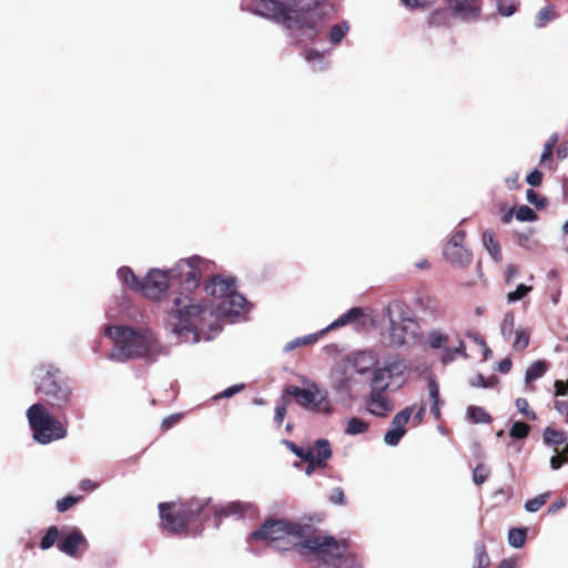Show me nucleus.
<instances>
[{
  "label": "nucleus",
  "instance_id": "f257e3e1",
  "mask_svg": "<svg viewBox=\"0 0 568 568\" xmlns=\"http://www.w3.org/2000/svg\"><path fill=\"white\" fill-rule=\"evenodd\" d=\"M205 292L216 300L215 305L183 293L170 294L163 301V308L169 315L166 328L181 342L211 341L222 329L220 318L235 322L247 311V302L236 292L233 278L214 276L205 285Z\"/></svg>",
  "mask_w": 568,
  "mask_h": 568
},
{
  "label": "nucleus",
  "instance_id": "f03ea898",
  "mask_svg": "<svg viewBox=\"0 0 568 568\" xmlns=\"http://www.w3.org/2000/svg\"><path fill=\"white\" fill-rule=\"evenodd\" d=\"M312 527L306 524L273 519L247 537L248 545L253 541H263L267 548L277 551H287L296 547L310 550L322 556H339L345 550V541H338L329 536L311 537Z\"/></svg>",
  "mask_w": 568,
  "mask_h": 568
},
{
  "label": "nucleus",
  "instance_id": "7ed1b4c3",
  "mask_svg": "<svg viewBox=\"0 0 568 568\" xmlns=\"http://www.w3.org/2000/svg\"><path fill=\"white\" fill-rule=\"evenodd\" d=\"M251 11L282 22L290 37L302 43L315 41L321 34L325 6L318 0H257Z\"/></svg>",
  "mask_w": 568,
  "mask_h": 568
},
{
  "label": "nucleus",
  "instance_id": "20e7f679",
  "mask_svg": "<svg viewBox=\"0 0 568 568\" xmlns=\"http://www.w3.org/2000/svg\"><path fill=\"white\" fill-rule=\"evenodd\" d=\"M104 335L112 341L108 358L125 363L131 359H144L153 363L165 353L155 334L149 328L129 325H104Z\"/></svg>",
  "mask_w": 568,
  "mask_h": 568
},
{
  "label": "nucleus",
  "instance_id": "39448f33",
  "mask_svg": "<svg viewBox=\"0 0 568 568\" xmlns=\"http://www.w3.org/2000/svg\"><path fill=\"white\" fill-rule=\"evenodd\" d=\"M386 315L389 322L387 339L390 347H403L418 337V323L405 303L390 302L386 307Z\"/></svg>",
  "mask_w": 568,
  "mask_h": 568
},
{
  "label": "nucleus",
  "instance_id": "423d86ee",
  "mask_svg": "<svg viewBox=\"0 0 568 568\" xmlns=\"http://www.w3.org/2000/svg\"><path fill=\"white\" fill-rule=\"evenodd\" d=\"M204 507L205 503L195 498L179 507L175 504L161 503L159 504L161 526L171 535L185 534L186 527L200 518Z\"/></svg>",
  "mask_w": 568,
  "mask_h": 568
},
{
  "label": "nucleus",
  "instance_id": "0eeeda50",
  "mask_svg": "<svg viewBox=\"0 0 568 568\" xmlns=\"http://www.w3.org/2000/svg\"><path fill=\"white\" fill-rule=\"evenodd\" d=\"M59 371L52 366H40L34 371L36 389L45 396L47 403L55 409L65 408L72 398L69 386L58 378Z\"/></svg>",
  "mask_w": 568,
  "mask_h": 568
},
{
  "label": "nucleus",
  "instance_id": "6e6552de",
  "mask_svg": "<svg viewBox=\"0 0 568 568\" xmlns=\"http://www.w3.org/2000/svg\"><path fill=\"white\" fill-rule=\"evenodd\" d=\"M27 417L33 438L39 444L45 445L67 436V428L40 403L31 405L27 410Z\"/></svg>",
  "mask_w": 568,
  "mask_h": 568
},
{
  "label": "nucleus",
  "instance_id": "1a4fd4ad",
  "mask_svg": "<svg viewBox=\"0 0 568 568\" xmlns=\"http://www.w3.org/2000/svg\"><path fill=\"white\" fill-rule=\"evenodd\" d=\"M305 385V387L288 386L285 388V394L293 396L297 405L306 410L324 416L332 415L334 408L328 398L327 390L321 388L314 382H306Z\"/></svg>",
  "mask_w": 568,
  "mask_h": 568
},
{
  "label": "nucleus",
  "instance_id": "9d476101",
  "mask_svg": "<svg viewBox=\"0 0 568 568\" xmlns=\"http://www.w3.org/2000/svg\"><path fill=\"white\" fill-rule=\"evenodd\" d=\"M443 2L447 8L432 12L429 24L448 26L455 14L467 21L476 20L480 16L481 6L479 0H443Z\"/></svg>",
  "mask_w": 568,
  "mask_h": 568
},
{
  "label": "nucleus",
  "instance_id": "9b49d317",
  "mask_svg": "<svg viewBox=\"0 0 568 568\" xmlns=\"http://www.w3.org/2000/svg\"><path fill=\"white\" fill-rule=\"evenodd\" d=\"M201 263L202 260L200 256H192L189 260L179 261L169 272L171 286L179 284L186 292H192L197 288L201 277Z\"/></svg>",
  "mask_w": 568,
  "mask_h": 568
},
{
  "label": "nucleus",
  "instance_id": "f8f14e48",
  "mask_svg": "<svg viewBox=\"0 0 568 568\" xmlns=\"http://www.w3.org/2000/svg\"><path fill=\"white\" fill-rule=\"evenodd\" d=\"M465 236L464 230H456L444 246L445 258L455 266L465 267L471 262V252L464 246Z\"/></svg>",
  "mask_w": 568,
  "mask_h": 568
},
{
  "label": "nucleus",
  "instance_id": "ddd939ff",
  "mask_svg": "<svg viewBox=\"0 0 568 568\" xmlns=\"http://www.w3.org/2000/svg\"><path fill=\"white\" fill-rule=\"evenodd\" d=\"M361 316H363V311L359 307H353L348 310L346 313L341 315L336 321L332 322L325 329H323L320 335L324 334L325 332H328L331 329L344 326L351 322H355ZM318 334H310L302 337H296L293 341L288 342L283 351L284 352H291L300 346L307 345L311 343H314L317 341Z\"/></svg>",
  "mask_w": 568,
  "mask_h": 568
},
{
  "label": "nucleus",
  "instance_id": "4468645a",
  "mask_svg": "<svg viewBox=\"0 0 568 568\" xmlns=\"http://www.w3.org/2000/svg\"><path fill=\"white\" fill-rule=\"evenodd\" d=\"M169 286H171L169 273L154 268L143 281H140L136 292H141L148 298L156 300Z\"/></svg>",
  "mask_w": 568,
  "mask_h": 568
},
{
  "label": "nucleus",
  "instance_id": "2eb2a0df",
  "mask_svg": "<svg viewBox=\"0 0 568 568\" xmlns=\"http://www.w3.org/2000/svg\"><path fill=\"white\" fill-rule=\"evenodd\" d=\"M400 372L402 363L398 361H386L383 366L376 365L371 372V389L387 390L393 377L398 375Z\"/></svg>",
  "mask_w": 568,
  "mask_h": 568
},
{
  "label": "nucleus",
  "instance_id": "dca6fc26",
  "mask_svg": "<svg viewBox=\"0 0 568 568\" xmlns=\"http://www.w3.org/2000/svg\"><path fill=\"white\" fill-rule=\"evenodd\" d=\"M348 369L349 367L344 359L334 365L329 372V384L333 392L337 395L351 398L353 386Z\"/></svg>",
  "mask_w": 568,
  "mask_h": 568
},
{
  "label": "nucleus",
  "instance_id": "f3484780",
  "mask_svg": "<svg viewBox=\"0 0 568 568\" xmlns=\"http://www.w3.org/2000/svg\"><path fill=\"white\" fill-rule=\"evenodd\" d=\"M414 410L415 406H408L394 416L392 427L384 435L386 445L397 446L399 444L400 439L406 434L405 426L409 422Z\"/></svg>",
  "mask_w": 568,
  "mask_h": 568
},
{
  "label": "nucleus",
  "instance_id": "a211bd4d",
  "mask_svg": "<svg viewBox=\"0 0 568 568\" xmlns=\"http://www.w3.org/2000/svg\"><path fill=\"white\" fill-rule=\"evenodd\" d=\"M344 362L354 373L365 375L378 365V355L373 351H357L344 357Z\"/></svg>",
  "mask_w": 568,
  "mask_h": 568
},
{
  "label": "nucleus",
  "instance_id": "6ab92c4d",
  "mask_svg": "<svg viewBox=\"0 0 568 568\" xmlns=\"http://www.w3.org/2000/svg\"><path fill=\"white\" fill-rule=\"evenodd\" d=\"M366 408L369 414L383 418L393 412L394 404L393 400L388 397L387 390L371 389L366 400Z\"/></svg>",
  "mask_w": 568,
  "mask_h": 568
},
{
  "label": "nucleus",
  "instance_id": "aec40b11",
  "mask_svg": "<svg viewBox=\"0 0 568 568\" xmlns=\"http://www.w3.org/2000/svg\"><path fill=\"white\" fill-rule=\"evenodd\" d=\"M256 514V507L252 504H244L241 501H232L229 503L225 507H222L215 510L214 519H215V528H219L220 520L222 517L235 516V517H244L245 515L254 516Z\"/></svg>",
  "mask_w": 568,
  "mask_h": 568
},
{
  "label": "nucleus",
  "instance_id": "412c9836",
  "mask_svg": "<svg viewBox=\"0 0 568 568\" xmlns=\"http://www.w3.org/2000/svg\"><path fill=\"white\" fill-rule=\"evenodd\" d=\"M85 542H87L85 538L81 534V531L78 529H74L70 534L62 537L58 541L57 547L61 552H63L70 557H78L79 548L82 545H85Z\"/></svg>",
  "mask_w": 568,
  "mask_h": 568
},
{
  "label": "nucleus",
  "instance_id": "4be33fe9",
  "mask_svg": "<svg viewBox=\"0 0 568 568\" xmlns=\"http://www.w3.org/2000/svg\"><path fill=\"white\" fill-rule=\"evenodd\" d=\"M313 453V458L316 460L318 468L324 469L327 466V462L333 455L332 446L328 439L320 438L314 442L312 446H308Z\"/></svg>",
  "mask_w": 568,
  "mask_h": 568
},
{
  "label": "nucleus",
  "instance_id": "5701e85b",
  "mask_svg": "<svg viewBox=\"0 0 568 568\" xmlns=\"http://www.w3.org/2000/svg\"><path fill=\"white\" fill-rule=\"evenodd\" d=\"M547 368L545 361H536L527 368L525 373V385L528 390H534L532 382L541 378L546 374Z\"/></svg>",
  "mask_w": 568,
  "mask_h": 568
},
{
  "label": "nucleus",
  "instance_id": "b1692460",
  "mask_svg": "<svg viewBox=\"0 0 568 568\" xmlns=\"http://www.w3.org/2000/svg\"><path fill=\"white\" fill-rule=\"evenodd\" d=\"M428 392L430 399V413L433 414L436 420H439L442 417L440 406L443 404L439 396V386L435 378H429L428 381Z\"/></svg>",
  "mask_w": 568,
  "mask_h": 568
},
{
  "label": "nucleus",
  "instance_id": "393cba45",
  "mask_svg": "<svg viewBox=\"0 0 568 568\" xmlns=\"http://www.w3.org/2000/svg\"><path fill=\"white\" fill-rule=\"evenodd\" d=\"M483 243L485 248L488 251L489 255L494 261H501V250L498 241L495 237V234L490 231H485L483 234Z\"/></svg>",
  "mask_w": 568,
  "mask_h": 568
},
{
  "label": "nucleus",
  "instance_id": "a878e982",
  "mask_svg": "<svg viewBox=\"0 0 568 568\" xmlns=\"http://www.w3.org/2000/svg\"><path fill=\"white\" fill-rule=\"evenodd\" d=\"M345 549H347V545L345 544ZM344 550L339 556L326 555L322 556L320 554H315L321 562L314 568H342V566L348 561V558H344Z\"/></svg>",
  "mask_w": 568,
  "mask_h": 568
},
{
  "label": "nucleus",
  "instance_id": "bb28decb",
  "mask_svg": "<svg viewBox=\"0 0 568 568\" xmlns=\"http://www.w3.org/2000/svg\"><path fill=\"white\" fill-rule=\"evenodd\" d=\"M542 440L547 446H559L567 440V435L562 430L548 426L542 432Z\"/></svg>",
  "mask_w": 568,
  "mask_h": 568
},
{
  "label": "nucleus",
  "instance_id": "cd10ccee",
  "mask_svg": "<svg viewBox=\"0 0 568 568\" xmlns=\"http://www.w3.org/2000/svg\"><path fill=\"white\" fill-rule=\"evenodd\" d=\"M448 339V334L442 332L440 329H432L427 335V343L433 349H444Z\"/></svg>",
  "mask_w": 568,
  "mask_h": 568
},
{
  "label": "nucleus",
  "instance_id": "c85d7f7f",
  "mask_svg": "<svg viewBox=\"0 0 568 568\" xmlns=\"http://www.w3.org/2000/svg\"><path fill=\"white\" fill-rule=\"evenodd\" d=\"M519 0H496L497 12L503 17H511L519 9Z\"/></svg>",
  "mask_w": 568,
  "mask_h": 568
},
{
  "label": "nucleus",
  "instance_id": "c756f323",
  "mask_svg": "<svg viewBox=\"0 0 568 568\" xmlns=\"http://www.w3.org/2000/svg\"><path fill=\"white\" fill-rule=\"evenodd\" d=\"M348 31L349 24L347 21L334 24L329 31V42L333 45L339 44Z\"/></svg>",
  "mask_w": 568,
  "mask_h": 568
},
{
  "label": "nucleus",
  "instance_id": "7c9ffc66",
  "mask_svg": "<svg viewBox=\"0 0 568 568\" xmlns=\"http://www.w3.org/2000/svg\"><path fill=\"white\" fill-rule=\"evenodd\" d=\"M467 415L474 424H488L491 420L490 415L479 406H469L467 408Z\"/></svg>",
  "mask_w": 568,
  "mask_h": 568
},
{
  "label": "nucleus",
  "instance_id": "2f4dec72",
  "mask_svg": "<svg viewBox=\"0 0 568 568\" xmlns=\"http://www.w3.org/2000/svg\"><path fill=\"white\" fill-rule=\"evenodd\" d=\"M119 280L130 286L133 291H138L140 280L135 276L130 267L122 266L118 270Z\"/></svg>",
  "mask_w": 568,
  "mask_h": 568
},
{
  "label": "nucleus",
  "instance_id": "473e14b6",
  "mask_svg": "<svg viewBox=\"0 0 568 568\" xmlns=\"http://www.w3.org/2000/svg\"><path fill=\"white\" fill-rule=\"evenodd\" d=\"M368 428V423L358 417H352L351 419H348L344 432L346 435L354 436L367 432Z\"/></svg>",
  "mask_w": 568,
  "mask_h": 568
},
{
  "label": "nucleus",
  "instance_id": "72a5a7b5",
  "mask_svg": "<svg viewBox=\"0 0 568 568\" xmlns=\"http://www.w3.org/2000/svg\"><path fill=\"white\" fill-rule=\"evenodd\" d=\"M555 18H556L555 7L546 6L538 12V14L536 17L535 26L538 29L545 28L547 26V23L550 22L551 20H554Z\"/></svg>",
  "mask_w": 568,
  "mask_h": 568
},
{
  "label": "nucleus",
  "instance_id": "f704fd0d",
  "mask_svg": "<svg viewBox=\"0 0 568 568\" xmlns=\"http://www.w3.org/2000/svg\"><path fill=\"white\" fill-rule=\"evenodd\" d=\"M525 528H511L508 532V542L514 548H521L526 541Z\"/></svg>",
  "mask_w": 568,
  "mask_h": 568
},
{
  "label": "nucleus",
  "instance_id": "c9c22d12",
  "mask_svg": "<svg viewBox=\"0 0 568 568\" xmlns=\"http://www.w3.org/2000/svg\"><path fill=\"white\" fill-rule=\"evenodd\" d=\"M490 564L489 556L483 542L477 544L475 547V564L474 568H486Z\"/></svg>",
  "mask_w": 568,
  "mask_h": 568
},
{
  "label": "nucleus",
  "instance_id": "e433bc0d",
  "mask_svg": "<svg viewBox=\"0 0 568 568\" xmlns=\"http://www.w3.org/2000/svg\"><path fill=\"white\" fill-rule=\"evenodd\" d=\"M549 498H550L549 491L539 494L538 496H536L531 499H528L525 503V509L529 513H536L548 501Z\"/></svg>",
  "mask_w": 568,
  "mask_h": 568
},
{
  "label": "nucleus",
  "instance_id": "4c0bfd02",
  "mask_svg": "<svg viewBox=\"0 0 568 568\" xmlns=\"http://www.w3.org/2000/svg\"><path fill=\"white\" fill-rule=\"evenodd\" d=\"M58 538L59 529L55 526H50L40 541V548L43 550L51 548L55 542L58 544L60 540Z\"/></svg>",
  "mask_w": 568,
  "mask_h": 568
},
{
  "label": "nucleus",
  "instance_id": "58836bf2",
  "mask_svg": "<svg viewBox=\"0 0 568 568\" xmlns=\"http://www.w3.org/2000/svg\"><path fill=\"white\" fill-rule=\"evenodd\" d=\"M515 315L513 312H507L500 324V333L504 337L509 338L514 333Z\"/></svg>",
  "mask_w": 568,
  "mask_h": 568
},
{
  "label": "nucleus",
  "instance_id": "ea45409f",
  "mask_svg": "<svg viewBox=\"0 0 568 568\" xmlns=\"http://www.w3.org/2000/svg\"><path fill=\"white\" fill-rule=\"evenodd\" d=\"M304 58L310 63H314L313 68L315 70H323L325 68L323 62L324 53H320L314 49H308L304 52Z\"/></svg>",
  "mask_w": 568,
  "mask_h": 568
},
{
  "label": "nucleus",
  "instance_id": "a19ab883",
  "mask_svg": "<svg viewBox=\"0 0 568 568\" xmlns=\"http://www.w3.org/2000/svg\"><path fill=\"white\" fill-rule=\"evenodd\" d=\"M558 140H559L558 133H552L549 136V139L547 140V142L544 145V150H542V153L540 156L541 163L548 161L552 156L554 149H555L556 144L558 143Z\"/></svg>",
  "mask_w": 568,
  "mask_h": 568
},
{
  "label": "nucleus",
  "instance_id": "79ce46f5",
  "mask_svg": "<svg viewBox=\"0 0 568 568\" xmlns=\"http://www.w3.org/2000/svg\"><path fill=\"white\" fill-rule=\"evenodd\" d=\"M530 430V427L523 423V422H516L513 424L509 430V435L513 438L524 439L528 436Z\"/></svg>",
  "mask_w": 568,
  "mask_h": 568
},
{
  "label": "nucleus",
  "instance_id": "37998d69",
  "mask_svg": "<svg viewBox=\"0 0 568 568\" xmlns=\"http://www.w3.org/2000/svg\"><path fill=\"white\" fill-rule=\"evenodd\" d=\"M295 456L301 459H310L312 457V452L307 449V447H300L295 443L284 439L282 442Z\"/></svg>",
  "mask_w": 568,
  "mask_h": 568
},
{
  "label": "nucleus",
  "instance_id": "c03bdc74",
  "mask_svg": "<svg viewBox=\"0 0 568 568\" xmlns=\"http://www.w3.org/2000/svg\"><path fill=\"white\" fill-rule=\"evenodd\" d=\"M532 290L531 286L519 284L517 288L514 292H510L507 294V302L515 303L517 301L523 300L528 293H530Z\"/></svg>",
  "mask_w": 568,
  "mask_h": 568
},
{
  "label": "nucleus",
  "instance_id": "a18cd8bd",
  "mask_svg": "<svg viewBox=\"0 0 568 568\" xmlns=\"http://www.w3.org/2000/svg\"><path fill=\"white\" fill-rule=\"evenodd\" d=\"M497 384V378L495 376H490L486 378L484 375L478 374L471 381L470 385L473 387H483V388H491Z\"/></svg>",
  "mask_w": 568,
  "mask_h": 568
},
{
  "label": "nucleus",
  "instance_id": "49530a36",
  "mask_svg": "<svg viewBox=\"0 0 568 568\" xmlns=\"http://www.w3.org/2000/svg\"><path fill=\"white\" fill-rule=\"evenodd\" d=\"M528 345H529V334L523 329L516 331L513 347L516 351H524L528 347Z\"/></svg>",
  "mask_w": 568,
  "mask_h": 568
},
{
  "label": "nucleus",
  "instance_id": "de8ad7c7",
  "mask_svg": "<svg viewBox=\"0 0 568 568\" xmlns=\"http://www.w3.org/2000/svg\"><path fill=\"white\" fill-rule=\"evenodd\" d=\"M489 474H490L489 468L486 465H484V464H479L473 470V481L476 485H481L483 483L486 481V479L488 478Z\"/></svg>",
  "mask_w": 568,
  "mask_h": 568
},
{
  "label": "nucleus",
  "instance_id": "09e8293b",
  "mask_svg": "<svg viewBox=\"0 0 568 568\" xmlns=\"http://www.w3.org/2000/svg\"><path fill=\"white\" fill-rule=\"evenodd\" d=\"M516 219L521 222H532L537 219V215L529 206L520 205L516 211Z\"/></svg>",
  "mask_w": 568,
  "mask_h": 568
},
{
  "label": "nucleus",
  "instance_id": "8fccbe9b",
  "mask_svg": "<svg viewBox=\"0 0 568 568\" xmlns=\"http://www.w3.org/2000/svg\"><path fill=\"white\" fill-rule=\"evenodd\" d=\"M516 408L524 414L529 420H536V413L529 408L528 400L526 398H517L515 402Z\"/></svg>",
  "mask_w": 568,
  "mask_h": 568
},
{
  "label": "nucleus",
  "instance_id": "3c124183",
  "mask_svg": "<svg viewBox=\"0 0 568 568\" xmlns=\"http://www.w3.org/2000/svg\"><path fill=\"white\" fill-rule=\"evenodd\" d=\"M79 500V498L77 497H73V496H65L63 497L62 499L58 500L57 501V510L59 513H64L67 511L71 506H73L77 501Z\"/></svg>",
  "mask_w": 568,
  "mask_h": 568
},
{
  "label": "nucleus",
  "instance_id": "603ef678",
  "mask_svg": "<svg viewBox=\"0 0 568 568\" xmlns=\"http://www.w3.org/2000/svg\"><path fill=\"white\" fill-rule=\"evenodd\" d=\"M329 501L336 505L344 506L346 504V499L344 496V491L341 487L334 488L329 494Z\"/></svg>",
  "mask_w": 568,
  "mask_h": 568
},
{
  "label": "nucleus",
  "instance_id": "864d4df0",
  "mask_svg": "<svg viewBox=\"0 0 568 568\" xmlns=\"http://www.w3.org/2000/svg\"><path fill=\"white\" fill-rule=\"evenodd\" d=\"M243 388H244L243 384L232 385V386L227 387L226 389H224L219 395H216L215 398H229V397H232L233 395L240 393Z\"/></svg>",
  "mask_w": 568,
  "mask_h": 568
},
{
  "label": "nucleus",
  "instance_id": "5fc2aeb1",
  "mask_svg": "<svg viewBox=\"0 0 568 568\" xmlns=\"http://www.w3.org/2000/svg\"><path fill=\"white\" fill-rule=\"evenodd\" d=\"M542 181V173L539 170L531 171L527 178L526 182L531 186H539Z\"/></svg>",
  "mask_w": 568,
  "mask_h": 568
},
{
  "label": "nucleus",
  "instance_id": "6e6d98bb",
  "mask_svg": "<svg viewBox=\"0 0 568 568\" xmlns=\"http://www.w3.org/2000/svg\"><path fill=\"white\" fill-rule=\"evenodd\" d=\"M286 415L285 403L277 404L275 407L274 422L277 426H281Z\"/></svg>",
  "mask_w": 568,
  "mask_h": 568
},
{
  "label": "nucleus",
  "instance_id": "4d7b16f0",
  "mask_svg": "<svg viewBox=\"0 0 568 568\" xmlns=\"http://www.w3.org/2000/svg\"><path fill=\"white\" fill-rule=\"evenodd\" d=\"M459 356L455 349L453 348H449V347H445L443 349V354H442V357H440V362L444 364V365H447L448 363H452L456 359V357Z\"/></svg>",
  "mask_w": 568,
  "mask_h": 568
},
{
  "label": "nucleus",
  "instance_id": "13d9d810",
  "mask_svg": "<svg viewBox=\"0 0 568 568\" xmlns=\"http://www.w3.org/2000/svg\"><path fill=\"white\" fill-rule=\"evenodd\" d=\"M554 386L556 397L568 396V382L564 383L562 381H556Z\"/></svg>",
  "mask_w": 568,
  "mask_h": 568
},
{
  "label": "nucleus",
  "instance_id": "bf43d9fd",
  "mask_svg": "<svg viewBox=\"0 0 568 568\" xmlns=\"http://www.w3.org/2000/svg\"><path fill=\"white\" fill-rule=\"evenodd\" d=\"M425 413H426V406H425V404H420L418 409L415 412V415H414V418H413V423H414L415 426H417V425L423 423L424 417H425Z\"/></svg>",
  "mask_w": 568,
  "mask_h": 568
},
{
  "label": "nucleus",
  "instance_id": "052dcab7",
  "mask_svg": "<svg viewBox=\"0 0 568 568\" xmlns=\"http://www.w3.org/2000/svg\"><path fill=\"white\" fill-rule=\"evenodd\" d=\"M567 501L565 498H559L558 500L554 501L549 508H548V514H555L557 513L558 510H560L561 508H564L566 506Z\"/></svg>",
  "mask_w": 568,
  "mask_h": 568
},
{
  "label": "nucleus",
  "instance_id": "680f3d73",
  "mask_svg": "<svg viewBox=\"0 0 568 568\" xmlns=\"http://www.w3.org/2000/svg\"><path fill=\"white\" fill-rule=\"evenodd\" d=\"M511 365L513 363L509 358H504L498 363V371L503 374H506L510 371Z\"/></svg>",
  "mask_w": 568,
  "mask_h": 568
},
{
  "label": "nucleus",
  "instance_id": "e2e57ef3",
  "mask_svg": "<svg viewBox=\"0 0 568 568\" xmlns=\"http://www.w3.org/2000/svg\"><path fill=\"white\" fill-rule=\"evenodd\" d=\"M555 408L560 414H564L568 409V395L566 399H557L555 400Z\"/></svg>",
  "mask_w": 568,
  "mask_h": 568
},
{
  "label": "nucleus",
  "instance_id": "0e129e2a",
  "mask_svg": "<svg viewBox=\"0 0 568 568\" xmlns=\"http://www.w3.org/2000/svg\"><path fill=\"white\" fill-rule=\"evenodd\" d=\"M303 460L307 463V465L305 467L306 475H308V476L312 475L314 473V470L316 468H318L317 463H315L316 460L313 458V456L310 459H303Z\"/></svg>",
  "mask_w": 568,
  "mask_h": 568
},
{
  "label": "nucleus",
  "instance_id": "69168bd1",
  "mask_svg": "<svg viewBox=\"0 0 568 568\" xmlns=\"http://www.w3.org/2000/svg\"><path fill=\"white\" fill-rule=\"evenodd\" d=\"M400 1L405 7L410 8V9L422 8L425 3V0H400Z\"/></svg>",
  "mask_w": 568,
  "mask_h": 568
},
{
  "label": "nucleus",
  "instance_id": "338daca9",
  "mask_svg": "<svg viewBox=\"0 0 568 568\" xmlns=\"http://www.w3.org/2000/svg\"><path fill=\"white\" fill-rule=\"evenodd\" d=\"M564 463H566V460L564 459V457H560V456H552V457L550 458V467H551V469H554V470L559 469V468L562 466V464H564Z\"/></svg>",
  "mask_w": 568,
  "mask_h": 568
},
{
  "label": "nucleus",
  "instance_id": "774afa93",
  "mask_svg": "<svg viewBox=\"0 0 568 568\" xmlns=\"http://www.w3.org/2000/svg\"><path fill=\"white\" fill-rule=\"evenodd\" d=\"M179 419H180L179 415H172L162 422V427L165 429H169L170 427H172L173 424L178 423Z\"/></svg>",
  "mask_w": 568,
  "mask_h": 568
}]
</instances>
